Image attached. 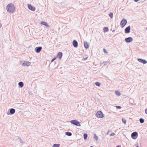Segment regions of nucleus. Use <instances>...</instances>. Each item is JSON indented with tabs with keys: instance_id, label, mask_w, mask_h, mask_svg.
<instances>
[{
	"instance_id": "obj_1",
	"label": "nucleus",
	"mask_w": 147,
	"mask_h": 147,
	"mask_svg": "<svg viewBox=\"0 0 147 147\" xmlns=\"http://www.w3.org/2000/svg\"><path fill=\"white\" fill-rule=\"evenodd\" d=\"M7 11L10 13H13L15 11V7L13 3L8 5L6 7Z\"/></svg>"
},
{
	"instance_id": "obj_2",
	"label": "nucleus",
	"mask_w": 147,
	"mask_h": 147,
	"mask_svg": "<svg viewBox=\"0 0 147 147\" xmlns=\"http://www.w3.org/2000/svg\"><path fill=\"white\" fill-rule=\"evenodd\" d=\"M70 123L77 126H81L80 122L76 120H73L70 121Z\"/></svg>"
},
{
	"instance_id": "obj_3",
	"label": "nucleus",
	"mask_w": 147,
	"mask_h": 147,
	"mask_svg": "<svg viewBox=\"0 0 147 147\" xmlns=\"http://www.w3.org/2000/svg\"><path fill=\"white\" fill-rule=\"evenodd\" d=\"M96 115L98 117L100 118H102L104 117L103 114L101 111H98L96 114Z\"/></svg>"
},
{
	"instance_id": "obj_4",
	"label": "nucleus",
	"mask_w": 147,
	"mask_h": 147,
	"mask_svg": "<svg viewBox=\"0 0 147 147\" xmlns=\"http://www.w3.org/2000/svg\"><path fill=\"white\" fill-rule=\"evenodd\" d=\"M28 9L32 11H34L35 10V7L29 4H28Z\"/></svg>"
},
{
	"instance_id": "obj_5",
	"label": "nucleus",
	"mask_w": 147,
	"mask_h": 147,
	"mask_svg": "<svg viewBox=\"0 0 147 147\" xmlns=\"http://www.w3.org/2000/svg\"><path fill=\"white\" fill-rule=\"evenodd\" d=\"M127 21L125 19L122 20L120 23L121 25L122 26V27H123L126 24Z\"/></svg>"
},
{
	"instance_id": "obj_6",
	"label": "nucleus",
	"mask_w": 147,
	"mask_h": 147,
	"mask_svg": "<svg viewBox=\"0 0 147 147\" xmlns=\"http://www.w3.org/2000/svg\"><path fill=\"white\" fill-rule=\"evenodd\" d=\"M131 30V27L130 26H128L125 29V32L126 34H127L130 32Z\"/></svg>"
},
{
	"instance_id": "obj_7",
	"label": "nucleus",
	"mask_w": 147,
	"mask_h": 147,
	"mask_svg": "<svg viewBox=\"0 0 147 147\" xmlns=\"http://www.w3.org/2000/svg\"><path fill=\"white\" fill-rule=\"evenodd\" d=\"M125 40L127 42H130L133 40V38L131 37H129L126 38L125 39Z\"/></svg>"
},
{
	"instance_id": "obj_8",
	"label": "nucleus",
	"mask_w": 147,
	"mask_h": 147,
	"mask_svg": "<svg viewBox=\"0 0 147 147\" xmlns=\"http://www.w3.org/2000/svg\"><path fill=\"white\" fill-rule=\"evenodd\" d=\"M42 49V47H36L35 49V50L36 52L37 53H39L40 52V51Z\"/></svg>"
},
{
	"instance_id": "obj_9",
	"label": "nucleus",
	"mask_w": 147,
	"mask_h": 147,
	"mask_svg": "<svg viewBox=\"0 0 147 147\" xmlns=\"http://www.w3.org/2000/svg\"><path fill=\"white\" fill-rule=\"evenodd\" d=\"M138 60L140 62L143 64H146L147 63V61L142 59H138Z\"/></svg>"
},
{
	"instance_id": "obj_10",
	"label": "nucleus",
	"mask_w": 147,
	"mask_h": 147,
	"mask_svg": "<svg viewBox=\"0 0 147 147\" xmlns=\"http://www.w3.org/2000/svg\"><path fill=\"white\" fill-rule=\"evenodd\" d=\"M30 62L29 61H24V62L22 64V65L24 66H28L30 65Z\"/></svg>"
},
{
	"instance_id": "obj_11",
	"label": "nucleus",
	"mask_w": 147,
	"mask_h": 147,
	"mask_svg": "<svg viewBox=\"0 0 147 147\" xmlns=\"http://www.w3.org/2000/svg\"><path fill=\"white\" fill-rule=\"evenodd\" d=\"M72 44L73 46L75 47H76L78 46V43L77 42L74 40L73 41Z\"/></svg>"
},
{
	"instance_id": "obj_12",
	"label": "nucleus",
	"mask_w": 147,
	"mask_h": 147,
	"mask_svg": "<svg viewBox=\"0 0 147 147\" xmlns=\"http://www.w3.org/2000/svg\"><path fill=\"white\" fill-rule=\"evenodd\" d=\"M84 45L85 48L86 49H88L89 48V45L87 41L84 42Z\"/></svg>"
},
{
	"instance_id": "obj_13",
	"label": "nucleus",
	"mask_w": 147,
	"mask_h": 147,
	"mask_svg": "<svg viewBox=\"0 0 147 147\" xmlns=\"http://www.w3.org/2000/svg\"><path fill=\"white\" fill-rule=\"evenodd\" d=\"M62 56V53L61 52H59L57 55V57L58 58L60 59Z\"/></svg>"
},
{
	"instance_id": "obj_14",
	"label": "nucleus",
	"mask_w": 147,
	"mask_h": 147,
	"mask_svg": "<svg viewBox=\"0 0 147 147\" xmlns=\"http://www.w3.org/2000/svg\"><path fill=\"white\" fill-rule=\"evenodd\" d=\"M138 135V134L137 132H134L133 133H132L131 134V137L132 138H134V137L136 136L137 135Z\"/></svg>"
},
{
	"instance_id": "obj_15",
	"label": "nucleus",
	"mask_w": 147,
	"mask_h": 147,
	"mask_svg": "<svg viewBox=\"0 0 147 147\" xmlns=\"http://www.w3.org/2000/svg\"><path fill=\"white\" fill-rule=\"evenodd\" d=\"M10 113L11 114H13L15 112V110L13 108L11 109L9 111Z\"/></svg>"
},
{
	"instance_id": "obj_16",
	"label": "nucleus",
	"mask_w": 147,
	"mask_h": 147,
	"mask_svg": "<svg viewBox=\"0 0 147 147\" xmlns=\"http://www.w3.org/2000/svg\"><path fill=\"white\" fill-rule=\"evenodd\" d=\"M41 24L43 25H45V26H47V27H49V26L48 24L45 22H41Z\"/></svg>"
},
{
	"instance_id": "obj_17",
	"label": "nucleus",
	"mask_w": 147,
	"mask_h": 147,
	"mask_svg": "<svg viewBox=\"0 0 147 147\" xmlns=\"http://www.w3.org/2000/svg\"><path fill=\"white\" fill-rule=\"evenodd\" d=\"M18 85L21 88H22L24 84L22 82H20L18 83Z\"/></svg>"
},
{
	"instance_id": "obj_18",
	"label": "nucleus",
	"mask_w": 147,
	"mask_h": 147,
	"mask_svg": "<svg viewBox=\"0 0 147 147\" xmlns=\"http://www.w3.org/2000/svg\"><path fill=\"white\" fill-rule=\"evenodd\" d=\"M115 93L116 95L119 96H120L121 95V94L120 92H119V91L118 90L116 91L115 92Z\"/></svg>"
},
{
	"instance_id": "obj_19",
	"label": "nucleus",
	"mask_w": 147,
	"mask_h": 147,
	"mask_svg": "<svg viewBox=\"0 0 147 147\" xmlns=\"http://www.w3.org/2000/svg\"><path fill=\"white\" fill-rule=\"evenodd\" d=\"M65 134L66 135L69 136H71V135H72V134L71 132H66L65 133Z\"/></svg>"
},
{
	"instance_id": "obj_20",
	"label": "nucleus",
	"mask_w": 147,
	"mask_h": 147,
	"mask_svg": "<svg viewBox=\"0 0 147 147\" xmlns=\"http://www.w3.org/2000/svg\"><path fill=\"white\" fill-rule=\"evenodd\" d=\"M104 32H107L109 31V29L108 27H105L104 28Z\"/></svg>"
},
{
	"instance_id": "obj_21",
	"label": "nucleus",
	"mask_w": 147,
	"mask_h": 147,
	"mask_svg": "<svg viewBox=\"0 0 147 147\" xmlns=\"http://www.w3.org/2000/svg\"><path fill=\"white\" fill-rule=\"evenodd\" d=\"M59 144H54L53 145L52 147H59Z\"/></svg>"
},
{
	"instance_id": "obj_22",
	"label": "nucleus",
	"mask_w": 147,
	"mask_h": 147,
	"mask_svg": "<svg viewBox=\"0 0 147 147\" xmlns=\"http://www.w3.org/2000/svg\"><path fill=\"white\" fill-rule=\"evenodd\" d=\"M140 122L141 123H143L144 122V121L143 119L141 118L140 119Z\"/></svg>"
},
{
	"instance_id": "obj_23",
	"label": "nucleus",
	"mask_w": 147,
	"mask_h": 147,
	"mask_svg": "<svg viewBox=\"0 0 147 147\" xmlns=\"http://www.w3.org/2000/svg\"><path fill=\"white\" fill-rule=\"evenodd\" d=\"M95 84L96 86H100L101 85V83L98 82H96Z\"/></svg>"
},
{
	"instance_id": "obj_24",
	"label": "nucleus",
	"mask_w": 147,
	"mask_h": 147,
	"mask_svg": "<svg viewBox=\"0 0 147 147\" xmlns=\"http://www.w3.org/2000/svg\"><path fill=\"white\" fill-rule=\"evenodd\" d=\"M109 16L111 18H112L113 17V13L110 12L109 14Z\"/></svg>"
},
{
	"instance_id": "obj_25",
	"label": "nucleus",
	"mask_w": 147,
	"mask_h": 147,
	"mask_svg": "<svg viewBox=\"0 0 147 147\" xmlns=\"http://www.w3.org/2000/svg\"><path fill=\"white\" fill-rule=\"evenodd\" d=\"M88 136V135L87 134H85L84 135V139H87Z\"/></svg>"
},
{
	"instance_id": "obj_26",
	"label": "nucleus",
	"mask_w": 147,
	"mask_h": 147,
	"mask_svg": "<svg viewBox=\"0 0 147 147\" xmlns=\"http://www.w3.org/2000/svg\"><path fill=\"white\" fill-rule=\"evenodd\" d=\"M122 121L123 123L124 124H126V120L125 119H122Z\"/></svg>"
},
{
	"instance_id": "obj_27",
	"label": "nucleus",
	"mask_w": 147,
	"mask_h": 147,
	"mask_svg": "<svg viewBox=\"0 0 147 147\" xmlns=\"http://www.w3.org/2000/svg\"><path fill=\"white\" fill-rule=\"evenodd\" d=\"M18 140L21 143H22L23 142L22 140V139H21V138H19Z\"/></svg>"
},
{
	"instance_id": "obj_28",
	"label": "nucleus",
	"mask_w": 147,
	"mask_h": 147,
	"mask_svg": "<svg viewBox=\"0 0 147 147\" xmlns=\"http://www.w3.org/2000/svg\"><path fill=\"white\" fill-rule=\"evenodd\" d=\"M94 138L96 140H97L98 139V137L96 136V134H94Z\"/></svg>"
},
{
	"instance_id": "obj_29",
	"label": "nucleus",
	"mask_w": 147,
	"mask_h": 147,
	"mask_svg": "<svg viewBox=\"0 0 147 147\" xmlns=\"http://www.w3.org/2000/svg\"><path fill=\"white\" fill-rule=\"evenodd\" d=\"M116 107L117 109H120L121 108V107L119 106H116Z\"/></svg>"
},
{
	"instance_id": "obj_30",
	"label": "nucleus",
	"mask_w": 147,
	"mask_h": 147,
	"mask_svg": "<svg viewBox=\"0 0 147 147\" xmlns=\"http://www.w3.org/2000/svg\"><path fill=\"white\" fill-rule=\"evenodd\" d=\"M103 51L105 53H108V52H107L106 50L105 49H103Z\"/></svg>"
},
{
	"instance_id": "obj_31",
	"label": "nucleus",
	"mask_w": 147,
	"mask_h": 147,
	"mask_svg": "<svg viewBox=\"0 0 147 147\" xmlns=\"http://www.w3.org/2000/svg\"><path fill=\"white\" fill-rule=\"evenodd\" d=\"M115 134L114 133H112L110 135V136H114L115 135Z\"/></svg>"
},
{
	"instance_id": "obj_32",
	"label": "nucleus",
	"mask_w": 147,
	"mask_h": 147,
	"mask_svg": "<svg viewBox=\"0 0 147 147\" xmlns=\"http://www.w3.org/2000/svg\"><path fill=\"white\" fill-rule=\"evenodd\" d=\"M56 58H53L51 60V62H53V61H54L55 59H56Z\"/></svg>"
},
{
	"instance_id": "obj_33",
	"label": "nucleus",
	"mask_w": 147,
	"mask_h": 147,
	"mask_svg": "<svg viewBox=\"0 0 147 147\" xmlns=\"http://www.w3.org/2000/svg\"><path fill=\"white\" fill-rule=\"evenodd\" d=\"M87 58H88V57H87L84 58L83 59H84V60H86L87 59Z\"/></svg>"
},
{
	"instance_id": "obj_34",
	"label": "nucleus",
	"mask_w": 147,
	"mask_h": 147,
	"mask_svg": "<svg viewBox=\"0 0 147 147\" xmlns=\"http://www.w3.org/2000/svg\"><path fill=\"white\" fill-rule=\"evenodd\" d=\"M145 113L147 114V108L145 110Z\"/></svg>"
},
{
	"instance_id": "obj_35",
	"label": "nucleus",
	"mask_w": 147,
	"mask_h": 147,
	"mask_svg": "<svg viewBox=\"0 0 147 147\" xmlns=\"http://www.w3.org/2000/svg\"><path fill=\"white\" fill-rule=\"evenodd\" d=\"M139 1V0H134L136 2H137Z\"/></svg>"
},
{
	"instance_id": "obj_36",
	"label": "nucleus",
	"mask_w": 147,
	"mask_h": 147,
	"mask_svg": "<svg viewBox=\"0 0 147 147\" xmlns=\"http://www.w3.org/2000/svg\"><path fill=\"white\" fill-rule=\"evenodd\" d=\"M2 24H0V28L2 26Z\"/></svg>"
},
{
	"instance_id": "obj_37",
	"label": "nucleus",
	"mask_w": 147,
	"mask_h": 147,
	"mask_svg": "<svg viewBox=\"0 0 147 147\" xmlns=\"http://www.w3.org/2000/svg\"><path fill=\"white\" fill-rule=\"evenodd\" d=\"M116 147H120L119 146H117Z\"/></svg>"
},
{
	"instance_id": "obj_38",
	"label": "nucleus",
	"mask_w": 147,
	"mask_h": 147,
	"mask_svg": "<svg viewBox=\"0 0 147 147\" xmlns=\"http://www.w3.org/2000/svg\"><path fill=\"white\" fill-rule=\"evenodd\" d=\"M90 147H93V146H90Z\"/></svg>"
},
{
	"instance_id": "obj_39",
	"label": "nucleus",
	"mask_w": 147,
	"mask_h": 147,
	"mask_svg": "<svg viewBox=\"0 0 147 147\" xmlns=\"http://www.w3.org/2000/svg\"><path fill=\"white\" fill-rule=\"evenodd\" d=\"M136 147H139L137 146H136Z\"/></svg>"
},
{
	"instance_id": "obj_40",
	"label": "nucleus",
	"mask_w": 147,
	"mask_h": 147,
	"mask_svg": "<svg viewBox=\"0 0 147 147\" xmlns=\"http://www.w3.org/2000/svg\"><path fill=\"white\" fill-rule=\"evenodd\" d=\"M146 29L147 30V28H146Z\"/></svg>"
}]
</instances>
